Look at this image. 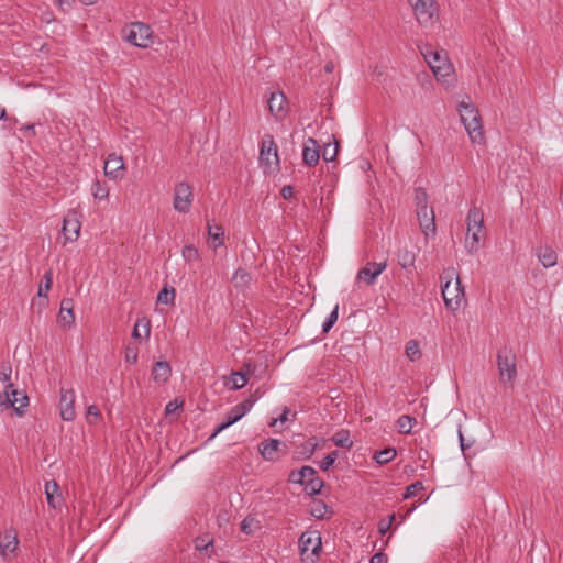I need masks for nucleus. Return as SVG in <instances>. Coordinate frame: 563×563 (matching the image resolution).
<instances>
[{"label": "nucleus", "instance_id": "53", "mask_svg": "<svg viewBox=\"0 0 563 563\" xmlns=\"http://www.w3.org/2000/svg\"><path fill=\"white\" fill-rule=\"evenodd\" d=\"M20 132L23 137L32 139L36 135L35 125L33 123H26L20 128Z\"/></svg>", "mask_w": 563, "mask_h": 563}, {"label": "nucleus", "instance_id": "20", "mask_svg": "<svg viewBox=\"0 0 563 563\" xmlns=\"http://www.w3.org/2000/svg\"><path fill=\"white\" fill-rule=\"evenodd\" d=\"M172 375V367L167 361H158L152 369L153 380L158 385L167 383Z\"/></svg>", "mask_w": 563, "mask_h": 563}, {"label": "nucleus", "instance_id": "59", "mask_svg": "<svg viewBox=\"0 0 563 563\" xmlns=\"http://www.w3.org/2000/svg\"><path fill=\"white\" fill-rule=\"evenodd\" d=\"M290 412V410L286 407L283 411V413L277 418V419H274L273 422L271 423V426H275L277 421H280V422H285L288 420V413Z\"/></svg>", "mask_w": 563, "mask_h": 563}, {"label": "nucleus", "instance_id": "16", "mask_svg": "<svg viewBox=\"0 0 563 563\" xmlns=\"http://www.w3.org/2000/svg\"><path fill=\"white\" fill-rule=\"evenodd\" d=\"M267 103L271 114L276 120H282L286 117L287 111L285 107L287 104V99L282 91L272 92Z\"/></svg>", "mask_w": 563, "mask_h": 563}, {"label": "nucleus", "instance_id": "63", "mask_svg": "<svg viewBox=\"0 0 563 563\" xmlns=\"http://www.w3.org/2000/svg\"><path fill=\"white\" fill-rule=\"evenodd\" d=\"M395 519H396V515H395V514H391V515H389L387 518H385L384 520H385L389 526H391V525H393V522L395 521Z\"/></svg>", "mask_w": 563, "mask_h": 563}, {"label": "nucleus", "instance_id": "14", "mask_svg": "<svg viewBox=\"0 0 563 563\" xmlns=\"http://www.w3.org/2000/svg\"><path fill=\"white\" fill-rule=\"evenodd\" d=\"M387 262H368L364 267L357 272V279L364 280L366 285L372 286L375 284L377 277L386 269Z\"/></svg>", "mask_w": 563, "mask_h": 563}, {"label": "nucleus", "instance_id": "30", "mask_svg": "<svg viewBox=\"0 0 563 563\" xmlns=\"http://www.w3.org/2000/svg\"><path fill=\"white\" fill-rule=\"evenodd\" d=\"M140 328H143L144 336L147 340L150 338V335H151V322H150V319H147L146 317H143V318H140V319L136 320V322L134 324V328H133V331H132V338L133 339H140L142 336Z\"/></svg>", "mask_w": 563, "mask_h": 563}, {"label": "nucleus", "instance_id": "33", "mask_svg": "<svg viewBox=\"0 0 563 563\" xmlns=\"http://www.w3.org/2000/svg\"><path fill=\"white\" fill-rule=\"evenodd\" d=\"M457 438H459L461 451H462L464 457L467 459L466 451L468 449H471L473 445H475L476 439L473 435L466 437L464 434L461 426H459V429H457Z\"/></svg>", "mask_w": 563, "mask_h": 563}, {"label": "nucleus", "instance_id": "57", "mask_svg": "<svg viewBox=\"0 0 563 563\" xmlns=\"http://www.w3.org/2000/svg\"><path fill=\"white\" fill-rule=\"evenodd\" d=\"M387 555L383 552H378L371 558L369 563H387Z\"/></svg>", "mask_w": 563, "mask_h": 563}, {"label": "nucleus", "instance_id": "52", "mask_svg": "<svg viewBox=\"0 0 563 563\" xmlns=\"http://www.w3.org/2000/svg\"><path fill=\"white\" fill-rule=\"evenodd\" d=\"M184 406V400H179V399H174V400H170L166 404L165 406V413L166 415H172L174 413L177 409L181 408Z\"/></svg>", "mask_w": 563, "mask_h": 563}, {"label": "nucleus", "instance_id": "4", "mask_svg": "<svg viewBox=\"0 0 563 563\" xmlns=\"http://www.w3.org/2000/svg\"><path fill=\"white\" fill-rule=\"evenodd\" d=\"M255 402L256 399L250 396L242 402L232 407L230 411L227 413L224 420L214 428L213 432L207 439V443L211 442L222 431L227 430L229 427L240 421L252 409Z\"/></svg>", "mask_w": 563, "mask_h": 563}, {"label": "nucleus", "instance_id": "22", "mask_svg": "<svg viewBox=\"0 0 563 563\" xmlns=\"http://www.w3.org/2000/svg\"><path fill=\"white\" fill-rule=\"evenodd\" d=\"M536 255L544 268L553 267L558 263L556 252L548 245L539 246Z\"/></svg>", "mask_w": 563, "mask_h": 563}, {"label": "nucleus", "instance_id": "49", "mask_svg": "<svg viewBox=\"0 0 563 563\" xmlns=\"http://www.w3.org/2000/svg\"><path fill=\"white\" fill-rule=\"evenodd\" d=\"M338 451H332L329 454H327L323 460L320 462L319 466L322 471H328L338 459Z\"/></svg>", "mask_w": 563, "mask_h": 563}, {"label": "nucleus", "instance_id": "56", "mask_svg": "<svg viewBox=\"0 0 563 563\" xmlns=\"http://www.w3.org/2000/svg\"><path fill=\"white\" fill-rule=\"evenodd\" d=\"M294 192H295L294 187H292V186H290V185H285V186H283V187H282V189H280V195H282V197H283L284 199H290V198H292Z\"/></svg>", "mask_w": 563, "mask_h": 563}, {"label": "nucleus", "instance_id": "48", "mask_svg": "<svg viewBox=\"0 0 563 563\" xmlns=\"http://www.w3.org/2000/svg\"><path fill=\"white\" fill-rule=\"evenodd\" d=\"M12 366L10 362L3 361L0 363V380L3 383H8L11 379Z\"/></svg>", "mask_w": 563, "mask_h": 563}, {"label": "nucleus", "instance_id": "15", "mask_svg": "<svg viewBox=\"0 0 563 563\" xmlns=\"http://www.w3.org/2000/svg\"><path fill=\"white\" fill-rule=\"evenodd\" d=\"M417 218L419 221L420 229L424 236H434L437 227L433 208H424L417 210Z\"/></svg>", "mask_w": 563, "mask_h": 563}, {"label": "nucleus", "instance_id": "24", "mask_svg": "<svg viewBox=\"0 0 563 563\" xmlns=\"http://www.w3.org/2000/svg\"><path fill=\"white\" fill-rule=\"evenodd\" d=\"M58 319L65 327H70L71 324H74L75 314L73 299L65 298L62 300Z\"/></svg>", "mask_w": 563, "mask_h": 563}, {"label": "nucleus", "instance_id": "64", "mask_svg": "<svg viewBox=\"0 0 563 563\" xmlns=\"http://www.w3.org/2000/svg\"><path fill=\"white\" fill-rule=\"evenodd\" d=\"M7 111L4 108L0 107V120H7Z\"/></svg>", "mask_w": 563, "mask_h": 563}, {"label": "nucleus", "instance_id": "1", "mask_svg": "<svg viewBox=\"0 0 563 563\" xmlns=\"http://www.w3.org/2000/svg\"><path fill=\"white\" fill-rule=\"evenodd\" d=\"M466 99L467 100H462L457 107L461 121L472 143L482 144L484 142V131L479 112L470 101V98L466 97Z\"/></svg>", "mask_w": 563, "mask_h": 563}, {"label": "nucleus", "instance_id": "34", "mask_svg": "<svg viewBox=\"0 0 563 563\" xmlns=\"http://www.w3.org/2000/svg\"><path fill=\"white\" fill-rule=\"evenodd\" d=\"M95 199L104 200L109 196V187L106 181L95 180L91 186Z\"/></svg>", "mask_w": 563, "mask_h": 563}, {"label": "nucleus", "instance_id": "12", "mask_svg": "<svg viewBox=\"0 0 563 563\" xmlns=\"http://www.w3.org/2000/svg\"><path fill=\"white\" fill-rule=\"evenodd\" d=\"M104 175L112 180L122 179L125 172V165L123 158L118 156L115 153H111L108 155L104 166H103Z\"/></svg>", "mask_w": 563, "mask_h": 563}, {"label": "nucleus", "instance_id": "44", "mask_svg": "<svg viewBox=\"0 0 563 563\" xmlns=\"http://www.w3.org/2000/svg\"><path fill=\"white\" fill-rule=\"evenodd\" d=\"M211 547H213V539L208 534L199 536L195 539V548L200 552L208 551Z\"/></svg>", "mask_w": 563, "mask_h": 563}, {"label": "nucleus", "instance_id": "39", "mask_svg": "<svg viewBox=\"0 0 563 563\" xmlns=\"http://www.w3.org/2000/svg\"><path fill=\"white\" fill-rule=\"evenodd\" d=\"M339 318V305L336 303L333 308V310L330 312V314L327 317V319L322 323V332L328 333L333 328V325L336 323Z\"/></svg>", "mask_w": 563, "mask_h": 563}, {"label": "nucleus", "instance_id": "5", "mask_svg": "<svg viewBox=\"0 0 563 563\" xmlns=\"http://www.w3.org/2000/svg\"><path fill=\"white\" fill-rule=\"evenodd\" d=\"M497 368L501 382L511 383L517 376L516 354L514 350L504 345L497 352Z\"/></svg>", "mask_w": 563, "mask_h": 563}, {"label": "nucleus", "instance_id": "11", "mask_svg": "<svg viewBox=\"0 0 563 563\" xmlns=\"http://www.w3.org/2000/svg\"><path fill=\"white\" fill-rule=\"evenodd\" d=\"M417 21L421 25H427L432 22L434 16L433 0H411Z\"/></svg>", "mask_w": 563, "mask_h": 563}, {"label": "nucleus", "instance_id": "35", "mask_svg": "<svg viewBox=\"0 0 563 563\" xmlns=\"http://www.w3.org/2000/svg\"><path fill=\"white\" fill-rule=\"evenodd\" d=\"M53 272L48 269L43 276V282L40 284L37 296L47 299V291L52 288Z\"/></svg>", "mask_w": 563, "mask_h": 563}, {"label": "nucleus", "instance_id": "51", "mask_svg": "<svg viewBox=\"0 0 563 563\" xmlns=\"http://www.w3.org/2000/svg\"><path fill=\"white\" fill-rule=\"evenodd\" d=\"M257 523L256 519L252 516H246L241 522V531L245 534H252V525Z\"/></svg>", "mask_w": 563, "mask_h": 563}, {"label": "nucleus", "instance_id": "47", "mask_svg": "<svg viewBox=\"0 0 563 563\" xmlns=\"http://www.w3.org/2000/svg\"><path fill=\"white\" fill-rule=\"evenodd\" d=\"M183 257L186 262H194L199 258V252L194 245H185L181 251Z\"/></svg>", "mask_w": 563, "mask_h": 563}, {"label": "nucleus", "instance_id": "23", "mask_svg": "<svg viewBox=\"0 0 563 563\" xmlns=\"http://www.w3.org/2000/svg\"><path fill=\"white\" fill-rule=\"evenodd\" d=\"M45 495L49 507L57 509L62 504V495L59 494V486L56 481H49L45 484Z\"/></svg>", "mask_w": 563, "mask_h": 563}, {"label": "nucleus", "instance_id": "19", "mask_svg": "<svg viewBox=\"0 0 563 563\" xmlns=\"http://www.w3.org/2000/svg\"><path fill=\"white\" fill-rule=\"evenodd\" d=\"M397 262L400 267L406 271L408 274L413 273L416 269V257L417 254L413 250H408L407 247L399 249L397 251Z\"/></svg>", "mask_w": 563, "mask_h": 563}, {"label": "nucleus", "instance_id": "9", "mask_svg": "<svg viewBox=\"0 0 563 563\" xmlns=\"http://www.w3.org/2000/svg\"><path fill=\"white\" fill-rule=\"evenodd\" d=\"M192 187L185 181L176 184L173 207L179 213H188L192 203Z\"/></svg>", "mask_w": 563, "mask_h": 563}, {"label": "nucleus", "instance_id": "37", "mask_svg": "<svg viewBox=\"0 0 563 563\" xmlns=\"http://www.w3.org/2000/svg\"><path fill=\"white\" fill-rule=\"evenodd\" d=\"M416 422L417 420L408 415L400 416L397 421L399 432L404 434L410 433L412 426Z\"/></svg>", "mask_w": 563, "mask_h": 563}, {"label": "nucleus", "instance_id": "2", "mask_svg": "<svg viewBox=\"0 0 563 563\" xmlns=\"http://www.w3.org/2000/svg\"><path fill=\"white\" fill-rule=\"evenodd\" d=\"M418 48L438 79H445L453 73V66L445 49L434 48L428 43L419 45Z\"/></svg>", "mask_w": 563, "mask_h": 563}, {"label": "nucleus", "instance_id": "27", "mask_svg": "<svg viewBox=\"0 0 563 563\" xmlns=\"http://www.w3.org/2000/svg\"><path fill=\"white\" fill-rule=\"evenodd\" d=\"M62 231L66 241H76L79 236L80 223L77 220H71L67 217L64 219Z\"/></svg>", "mask_w": 563, "mask_h": 563}, {"label": "nucleus", "instance_id": "60", "mask_svg": "<svg viewBox=\"0 0 563 563\" xmlns=\"http://www.w3.org/2000/svg\"><path fill=\"white\" fill-rule=\"evenodd\" d=\"M87 416L100 417L101 413L96 405H90L87 408Z\"/></svg>", "mask_w": 563, "mask_h": 563}, {"label": "nucleus", "instance_id": "17", "mask_svg": "<svg viewBox=\"0 0 563 563\" xmlns=\"http://www.w3.org/2000/svg\"><path fill=\"white\" fill-rule=\"evenodd\" d=\"M280 445L286 446L280 440L268 438L258 444V452L265 461L275 462L278 460Z\"/></svg>", "mask_w": 563, "mask_h": 563}, {"label": "nucleus", "instance_id": "32", "mask_svg": "<svg viewBox=\"0 0 563 563\" xmlns=\"http://www.w3.org/2000/svg\"><path fill=\"white\" fill-rule=\"evenodd\" d=\"M396 449L395 448H385L383 450L376 451L373 455V459L376 463L384 465L389 463L396 457Z\"/></svg>", "mask_w": 563, "mask_h": 563}, {"label": "nucleus", "instance_id": "45", "mask_svg": "<svg viewBox=\"0 0 563 563\" xmlns=\"http://www.w3.org/2000/svg\"><path fill=\"white\" fill-rule=\"evenodd\" d=\"M484 222V216L479 208L472 207L468 210L467 217H466V223L467 225H471V223H483Z\"/></svg>", "mask_w": 563, "mask_h": 563}, {"label": "nucleus", "instance_id": "6", "mask_svg": "<svg viewBox=\"0 0 563 563\" xmlns=\"http://www.w3.org/2000/svg\"><path fill=\"white\" fill-rule=\"evenodd\" d=\"M261 165L268 172L279 170V156L278 147L274 141L273 135L265 134L260 144V156Z\"/></svg>", "mask_w": 563, "mask_h": 563}, {"label": "nucleus", "instance_id": "25", "mask_svg": "<svg viewBox=\"0 0 563 563\" xmlns=\"http://www.w3.org/2000/svg\"><path fill=\"white\" fill-rule=\"evenodd\" d=\"M317 475V471L309 465L300 467L298 471H291L288 481L292 484L302 486L310 476Z\"/></svg>", "mask_w": 563, "mask_h": 563}, {"label": "nucleus", "instance_id": "40", "mask_svg": "<svg viewBox=\"0 0 563 563\" xmlns=\"http://www.w3.org/2000/svg\"><path fill=\"white\" fill-rule=\"evenodd\" d=\"M415 202L417 206V210L430 208L428 206V194L424 188L418 187L415 189Z\"/></svg>", "mask_w": 563, "mask_h": 563}, {"label": "nucleus", "instance_id": "38", "mask_svg": "<svg viewBox=\"0 0 563 563\" xmlns=\"http://www.w3.org/2000/svg\"><path fill=\"white\" fill-rule=\"evenodd\" d=\"M249 372H233L232 373V387L233 390H239L247 384Z\"/></svg>", "mask_w": 563, "mask_h": 563}, {"label": "nucleus", "instance_id": "31", "mask_svg": "<svg viewBox=\"0 0 563 563\" xmlns=\"http://www.w3.org/2000/svg\"><path fill=\"white\" fill-rule=\"evenodd\" d=\"M332 442L340 448L351 449L353 445V441L350 438V431L345 429L339 430L333 437Z\"/></svg>", "mask_w": 563, "mask_h": 563}, {"label": "nucleus", "instance_id": "46", "mask_svg": "<svg viewBox=\"0 0 563 563\" xmlns=\"http://www.w3.org/2000/svg\"><path fill=\"white\" fill-rule=\"evenodd\" d=\"M423 489H424L423 483L420 481H417V482L410 484L406 488V490L402 495V498L410 499V498L415 497L418 494V492L423 490Z\"/></svg>", "mask_w": 563, "mask_h": 563}, {"label": "nucleus", "instance_id": "61", "mask_svg": "<svg viewBox=\"0 0 563 563\" xmlns=\"http://www.w3.org/2000/svg\"><path fill=\"white\" fill-rule=\"evenodd\" d=\"M74 3L75 0H57V4L63 11L66 10L65 7L70 8Z\"/></svg>", "mask_w": 563, "mask_h": 563}, {"label": "nucleus", "instance_id": "29", "mask_svg": "<svg viewBox=\"0 0 563 563\" xmlns=\"http://www.w3.org/2000/svg\"><path fill=\"white\" fill-rule=\"evenodd\" d=\"M305 492L313 497L316 495H319L324 486L323 479H321L318 476H310L307 482L302 485Z\"/></svg>", "mask_w": 563, "mask_h": 563}, {"label": "nucleus", "instance_id": "42", "mask_svg": "<svg viewBox=\"0 0 563 563\" xmlns=\"http://www.w3.org/2000/svg\"><path fill=\"white\" fill-rule=\"evenodd\" d=\"M329 510V506L322 501L317 500L314 506L310 509V515L316 519H323L325 517L327 511Z\"/></svg>", "mask_w": 563, "mask_h": 563}, {"label": "nucleus", "instance_id": "43", "mask_svg": "<svg viewBox=\"0 0 563 563\" xmlns=\"http://www.w3.org/2000/svg\"><path fill=\"white\" fill-rule=\"evenodd\" d=\"M406 355L410 361H416L421 356L419 343L415 340H410L406 345Z\"/></svg>", "mask_w": 563, "mask_h": 563}, {"label": "nucleus", "instance_id": "7", "mask_svg": "<svg viewBox=\"0 0 563 563\" xmlns=\"http://www.w3.org/2000/svg\"><path fill=\"white\" fill-rule=\"evenodd\" d=\"M13 385L9 383L5 390L0 393V415L12 407L18 416H22V408L29 405V397L24 391L11 389Z\"/></svg>", "mask_w": 563, "mask_h": 563}, {"label": "nucleus", "instance_id": "54", "mask_svg": "<svg viewBox=\"0 0 563 563\" xmlns=\"http://www.w3.org/2000/svg\"><path fill=\"white\" fill-rule=\"evenodd\" d=\"M338 153V145L334 148H330V145L324 146L322 157L325 162H332Z\"/></svg>", "mask_w": 563, "mask_h": 563}, {"label": "nucleus", "instance_id": "41", "mask_svg": "<svg viewBox=\"0 0 563 563\" xmlns=\"http://www.w3.org/2000/svg\"><path fill=\"white\" fill-rule=\"evenodd\" d=\"M481 232H478V230H473L470 234H467L468 236H471V241H466V250L470 254H473L475 252L478 251L479 249V241H481V235H479Z\"/></svg>", "mask_w": 563, "mask_h": 563}, {"label": "nucleus", "instance_id": "62", "mask_svg": "<svg viewBox=\"0 0 563 563\" xmlns=\"http://www.w3.org/2000/svg\"><path fill=\"white\" fill-rule=\"evenodd\" d=\"M473 230H478V232H482L484 230V222L471 223V225H467V234H470Z\"/></svg>", "mask_w": 563, "mask_h": 563}, {"label": "nucleus", "instance_id": "55", "mask_svg": "<svg viewBox=\"0 0 563 563\" xmlns=\"http://www.w3.org/2000/svg\"><path fill=\"white\" fill-rule=\"evenodd\" d=\"M250 279V275L246 273V271L239 268L233 274V280L245 284Z\"/></svg>", "mask_w": 563, "mask_h": 563}, {"label": "nucleus", "instance_id": "26", "mask_svg": "<svg viewBox=\"0 0 563 563\" xmlns=\"http://www.w3.org/2000/svg\"><path fill=\"white\" fill-rule=\"evenodd\" d=\"M318 448L319 444L317 439L310 438L296 449L295 455L298 460H308L313 455Z\"/></svg>", "mask_w": 563, "mask_h": 563}, {"label": "nucleus", "instance_id": "28", "mask_svg": "<svg viewBox=\"0 0 563 563\" xmlns=\"http://www.w3.org/2000/svg\"><path fill=\"white\" fill-rule=\"evenodd\" d=\"M208 234L212 240V247L218 249L224 243V231L221 225L208 222Z\"/></svg>", "mask_w": 563, "mask_h": 563}, {"label": "nucleus", "instance_id": "10", "mask_svg": "<svg viewBox=\"0 0 563 563\" xmlns=\"http://www.w3.org/2000/svg\"><path fill=\"white\" fill-rule=\"evenodd\" d=\"M300 554L305 555L309 550L313 556L318 558L322 550L321 534L319 531H306L298 541Z\"/></svg>", "mask_w": 563, "mask_h": 563}, {"label": "nucleus", "instance_id": "21", "mask_svg": "<svg viewBox=\"0 0 563 563\" xmlns=\"http://www.w3.org/2000/svg\"><path fill=\"white\" fill-rule=\"evenodd\" d=\"M19 540L16 534L12 531H5L0 534V554L1 556H7L15 552L18 549Z\"/></svg>", "mask_w": 563, "mask_h": 563}, {"label": "nucleus", "instance_id": "13", "mask_svg": "<svg viewBox=\"0 0 563 563\" xmlns=\"http://www.w3.org/2000/svg\"><path fill=\"white\" fill-rule=\"evenodd\" d=\"M74 389L60 388L59 410L64 421H73L76 417Z\"/></svg>", "mask_w": 563, "mask_h": 563}, {"label": "nucleus", "instance_id": "18", "mask_svg": "<svg viewBox=\"0 0 563 563\" xmlns=\"http://www.w3.org/2000/svg\"><path fill=\"white\" fill-rule=\"evenodd\" d=\"M320 159V146L313 137H308L302 146V162L307 166H316Z\"/></svg>", "mask_w": 563, "mask_h": 563}, {"label": "nucleus", "instance_id": "50", "mask_svg": "<svg viewBox=\"0 0 563 563\" xmlns=\"http://www.w3.org/2000/svg\"><path fill=\"white\" fill-rule=\"evenodd\" d=\"M139 350L135 346L125 347L124 357L126 363L135 364L137 362Z\"/></svg>", "mask_w": 563, "mask_h": 563}, {"label": "nucleus", "instance_id": "36", "mask_svg": "<svg viewBox=\"0 0 563 563\" xmlns=\"http://www.w3.org/2000/svg\"><path fill=\"white\" fill-rule=\"evenodd\" d=\"M176 295L175 288L167 286L163 287L157 295V302L162 305H169L174 302Z\"/></svg>", "mask_w": 563, "mask_h": 563}, {"label": "nucleus", "instance_id": "3", "mask_svg": "<svg viewBox=\"0 0 563 563\" xmlns=\"http://www.w3.org/2000/svg\"><path fill=\"white\" fill-rule=\"evenodd\" d=\"M453 278V271H445L443 273L441 279H445V283L441 286V292L446 308L456 310L460 308L461 301L464 298V287L459 276H455V283L452 285Z\"/></svg>", "mask_w": 563, "mask_h": 563}, {"label": "nucleus", "instance_id": "58", "mask_svg": "<svg viewBox=\"0 0 563 563\" xmlns=\"http://www.w3.org/2000/svg\"><path fill=\"white\" fill-rule=\"evenodd\" d=\"M391 526H389L384 519L379 520L378 522V532L382 536H385Z\"/></svg>", "mask_w": 563, "mask_h": 563}, {"label": "nucleus", "instance_id": "8", "mask_svg": "<svg viewBox=\"0 0 563 563\" xmlns=\"http://www.w3.org/2000/svg\"><path fill=\"white\" fill-rule=\"evenodd\" d=\"M129 32L124 36L125 41L136 47L147 48L154 43L153 31L151 26L143 22H131Z\"/></svg>", "mask_w": 563, "mask_h": 563}]
</instances>
